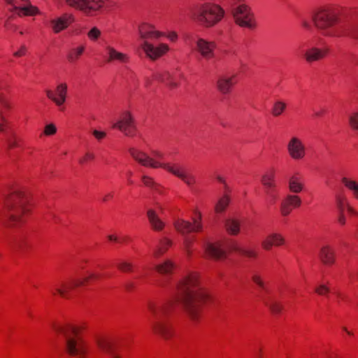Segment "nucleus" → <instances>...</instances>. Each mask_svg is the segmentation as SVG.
<instances>
[{"label": "nucleus", "instance_id": "11", "mask_svg": "<svg viewBox=\"0 0 358 358\" xmlns=\"http://www.w3.org/2000/svg\"><path fill=\"white\" fill-rule=\"evenodd\" d=\"M215 48L216 44L214 41L201 38L196 41V50L205 59L209 60L214 57Z\"/></svg>", "mask_w": 358, "mask_h": 358}, {"label": "nucleus", "instance_id": "2", "mask_svg": "<svg viewBox=\"0 0 358 358\" xmlns=\"http://www.w3.org/2000/svg\"><path fill=\"white\" fill-rule=\"evenodd\" d=\"M311 19L315 29L324 36H338L335 28L341 22V15L337 8L330 6H320L313 12Z\"/></svg>", "mask_w": 358, "mask_h": 358}, {"label": "nucleus", "instance_id": "27", "mask_svg": "<svg viewBox=\"0 0 358 358\" xmlns=\"http://www.w3.org/2000/svg\"><path fill=\"white\" fill-rule=\"evenodd\" d=\"M180 77L179 76H171L169 73H164L163 78H162V80L166 83L167 85H170L172 87H176L179 85L178 78Z\"/></svg>", "mask_w": 358, "mask_h": 358}, {"label": "nucleus", "instance_id": "23", "mask_svg": "<svg viewBox=\"0 0 358 358\" xmlns=\"http://www.w3.org/2000/svg\"><path fill=\"white\" fill-rule=\"evenodd\" d=\"M78 345V341L75 338H69L66 340V350L70 355L76 356L78 355L79 350Z\"/></svg>", "mask_w": 358, "mask_h": 358}, {"label": "nucleus", "instance_id": "30", "mask_svg": "<svg viewBox=\"0 0 358 358\" xmlns=\"http://www.w3.org/2000/svg\"><path fill=\"white\" fill-rule=\"evenodd\" d=\"M284 238L280 234H273L271 236L268 241L270 245H281L284 243Z\"/></svg>", "mask_w": 358, "mask_h": 358}, {"label": "nucleus", "instance_id": "1", "mask_svg": "<svg viewBox=\"0 0 358 358\" xmlns=\"http://www.w3.org/2000/svg\"><path fill=\"white\" fill-rule=\"evenodd\" d=\"M138 34L143 40L141 48L145 56L150 60L155 61L166 55L171 48L166 43H152L149 40H157L162 37H166L170 42L176 43L178 39V35L175 31L167 32L161 31L156 29L152 24L144 22L138 27Z\"/></svg>", "mask_w": 358, "mask_h": 358}, {"label": "nucleus", "instance_id": "39", "mask_svg": "<svg viewBox=\"0 0 358 358\" xmlns=\"http://www.w3.org/2000/svg\"><path fill=\"white\" fill-rule=\"evenodd\" d=\"M326 113V110L324 109H321L318 111H315V116L316 117H320L322 116H323Z\"/></svg>", "mask_w": 358, "mask_h": 358}, {"label": "nucleus", "instance_id": "19", "mask_svg": "<svg viewBox=\"0 0 358 358\" xmlns=\"http://www.w3.org/2000/svg\"><path fill=\"white\" fill-rule=\"evenodd\" d=\"M229 201L230 199L228 196H222L220 198L214 206L215 213L216 214H221L224 213L227 210L229 204Z\"/></svg>", "mask_w": 358, "mask_h": 358}, {"label": "nucleus", "instance_id": "24", "mask_svg": "<svg viewBox=\"0 0 358 358\" xmlns=\"http://www.w3.org/2000/svg\"><path fill=\"white\" fill-rule=\"evenodd\" d=\"M348 122L353 131L358 132V110L352 111L348 115Z\"/></svg>", "mask_w": 358, "mask_h": 358}, {"label": "nucleus", "instance_id": "16", "mask_svg": "<svg viewBox=\"0 0 358 358\" xmlns=\"http://www.w3.org/2000/svg\"><path fill=\"white\" fill-rule=\"evenodd\" d=\"M148 219L152 226L157 230H162L164 227V224L159 217L157 213L154 210H149L147 211Z\"/></svg>", "mask_w": 358, "mask_h": 358}, {"label": "nucleus", "instance_id": "42", "mask_svg": "<svg viewBox=\"0 0 358 358\" xmlns=\"http://www.w3.org/2000/svg\"><path fill=\"white\" fill-rule=\"evenodd\" d=\"M355 36L356 38H358V27L357 28V30H356L355 34Z\"/></svg>", "mask_w": 358, "mask_h": 358}, {"label": "nucleus", "instance_id": "33", "mask_svg": "<svg viewBox=\"0 0 358 358\" xmlns=\"http://www.w3.org/2000/svg\"><path fill=\"white\" fill-rule=\"evenodd\" d=\"M289 204L294 206H299L301 204V200L297 196H290L287 198Z\"/></svg>", "mask_w": 358, "mask_h": 358}, {"label": "nucleus", "instance_id": "34", "mask_svg": "<svg viewBox=\"0 0 358 358\" xmlns=\"http://www.w3.org/2000/svg\"><path fill=\"white\" fill-rule=\"evenodd\" d=\"M56 132L57 128L54 124H49L45 127L44 134H54Z\"/></svg>", "mask_w": 358, "mask_h": 358}, {"label": "nucleus", "instance_id": "36", "mask_svg": "<svg viewBox=\"0 0 358 358\" xmlns=\"http://www.w3.org/2000/svg\"><path fill=\"white\" fill-rule=\"evenodd\" d=\"M301 25L303 29L306 30H310L312 29V25L310 22L307 19L305 18L301 19Z\"/></svg>", "mask_w": 358, "mask_h": 358}, {"label": "nucleus", "instance_id": "26", "mask_svg": "<svg viewBox=\"0 0 358 358\" xmlns=\"http://www.w3.org/2000/svg\"><path fill=\"white\" fill-rule=\"evenodd\" d=\"M210 296L209 295V294H208L207 292H206L204 291H201L196 294L194 299H191L190 296L188 295V296H187L185 300L187 302L191 301H195L197 302H206V301H208V300H210Z\"/></svg>", "mask_w": 358, "mask_h": 358}, {"label": "nucleus", "instance_id": "32", "mask_svg": "<svg viewBox=\"0 0 358 358\" xmlns=\"http://www.w3.org/2000/svg\"><path fill=\"white\" fill-rule=\"evenodd\" d=\"M143 165L153 168H159L161 166V164L158 161L151 158L145 159L143 162Z\"/></svg>", "mask_w": 358, "mask_h": 358}, {"label": "nucleus", "instance_id": "44", "mask_svg": "<svg viewBox=\"0 0 358 358\" xmlns=\"http://www.w3.org/2000/svg\"><path fill=\"white\" fill-rule=\"evenodd\" d=\"M148 84H149L148 80H146V82H145V85H146V86H148Z\"/></svg>", "mask_w": 358, "mask_h": 358}, {"label": "nucleus", "instance_id": "35", "mask_svg": "<svg viewBox=\"0 0 358 358\" xmlns=\"http://www.w3.org/2000/svg\"><path fill=\"white\" fill-rule=\"evenodd\" d=\"M27 47L24 45L20 46V48L13 53V55L16 57H21L26 55Z\"/></svg>", "mask_w": 358, "mask_h": 358}, {"label": "nucleus", "instance_id": "40", "mask_svg": "<svg viewBox=\"0 0 358 358\" xmlns=\"http://www.w3.org/2000/svg\"><path fill=\"white\" fill-rule=\"evenodd\" d=\"M93 134L96 135V134H105V132H103V131H99L97 130H94L93 132Z\"/></svg>", "mask_w": 358, "mask_h": 358}, {"label": "nucleus", "instance_id": "20", "mask_svg": "<svg viewBox=\"0 0 358 358\" xmlns=\"http://www.w3.org/2000/svg\"><path fill=\"white\" fill-rule=\"evenodd\" d=\"M286 109L287 103L283 101L278 100L273 103L271 113L273 117H278L282 115Z\"/></svg>", "mask_w": 358, "mask_h": 358}, {"label": "nucleus", "instance_id": "10", "mask_svg": "<svg viewBox=\"0 0 358 358\" xmlns=\"http://www.w3.org/2000/svg\"><path fill=\"white\" fill-rule=\"evenodd\" d=\"M327 48H320L316 46H310L302 51V56L308 64H312L324 59L329 54Z\"/></svg>", "mask_w": 358, "mask_h": 358}, {"label": "nucleus", "instance_id": "18", "mask_svg": "<svg viewBox=\"0 0 358 358\" xmlns=\"http://www.w3.org/2000/svg\"><path fill=\"white\" fill-rule=\"evenodd\" d=\"M85 48V45L83 44L78 45V46L72 48L67 55L69 62H75L78 61L84 54Z\"/></svg>", "mask_w": 358, "mask_h": 358}, {"label": "nucleus", "instance_id": "12", "mask_svg": "<svg viewBox=\"0 0 358 358\" xmlns=\"http://www.w3.org/2000/svg\"><path fill=\"white\" fill-rule=\"evenodd\" d=\"M237 83V76L235 74L225 75L220 77L217 81V88L222 94H229L234 86Z\"/></svg>", "mask_w": 358, "mask_h": 358}, {"label": "nucleus", "instance_id": "38", "mask_svg": "<svg viewBox=\"0 0 358 358\" xmlns=\"http://www.w3.org/2000/svg\"><path fill=\"white\" fill-rule=\"evenodd\" d=\"M70 330H71V332L72 333V334L74 336L78 335L81 331L80 327H75V326L71 327Z\"/></svg>", "mask_w": 358, "mask_h": 358}, {"label": "nucleus", "instance_id": "28", "mask_svg": "<svg viewBox=\"0 0 358 358\" xmlns=\"http://www.w3.org/2000/svg\"><path fill=\"white\" fill-rule=\"evenodd\" d=\"M10 124L6 118L0 115V133H9L10 132Z\"/></svg>", "mask_w": 358, "mask_h": 358}, {"label": "nucleus", "instance_id": "29", "mask_svg": "<svg viewBox=\"0 0 358 358\" xmlns=\"http://www.w3.org/2000/svg\"><path fill=\"white\" fill-rule=\"evenodd\" d=\"M343 182L347 188L354 191L355 195L358 197V184L355 181L343 178Z\"/></svg>", "mask_w": 358, "mask_h": 358}, {"label": "nucleus", "instance_id": "5", "mask_svg": "<svg viewBox=\"0 0 358 358\" xmlns=\"http://www.w3.org/2000/svg\"><path fill=\"white\" fill-rule=\"evenodd\" d=\"M11 11L19 17L36 16L40 13L39 9L33 6L29 0H6Z\"/></svg>", "mask_w": 358, "mask_h": 358}, {"label": "nucleus", "instance_id": "13", "mask_svg": "<svg viewBox=\"0 0 358 358\" xmlns=\"http://www.w3.org/2000/svg\"><path fill=\"white\" fill-rule=\"evenodd\" d=\"M178 229L183 234L196 232L201 229V216L197 218L182 220L178 224Z\"/></svg>", "mask_w": 358, "mask_h": 358}, {"label": "nucleus", "instance_id": "25", "mask_svg": "<svg viewBox=\"0 0 358 358\" xmlns=\"http://www.w3.org/2000/svg\"><path fill=\"white\" fill-rule=\"evenodd\" d=\"M0 106L5 111H8L12 108V101L8 95L0 93Z\"/></svg>", "mask_w": 358, "mask_h": 358}, {"label": "nucleus", "instance_id": "21", "mask_svg": "<svg viewBox=\"0 0 358 358\" xmlns=\"http://www.w3.org/2000/svg\"><path fill=\"white\" fill-rule=\"evenodd\" d=\"M226 230L227 233L232 236H236L241 231L240 222L236 220H229L226 222Z\"/></svg>", "mask_w": 358, "mask_h": 358}, {"label": "nucleus", "instance_id": "14", "mask_svg": "<svg viewBox=\"0 0 358 358\" xmlns=\"http://www.w3.org/2000/svg\"><path fill=\"white\" fill-rule=\"evenodd\" d=\"M206 254L216 259H224L227 257L226 252L220 245L215 243H209L206 248Z\"/></svg>", "mask_w": 358, "mask_h": 358}, {"label": "nucleus", "instance_id": "43", "mask_svg": "<svg viewBox=\"0 0 358 358\" xmlns=\"http://www.w3.org/2000/svg\"><path fill=\"white\" fill-rule=\"evenodd\" d=\"M19 34H20V35H23V34H24V31H19Z\"/></svg>", "mask_w": 358, "mask_h": 358}, {"label": "nucleus", "instance_id": "17", "mask_svg": "<svg viewBox=\"0 0 358 358\" xmlns=\"http://www.w3.org/2000/svg\"><path fill=\"white\" fill-rule=\"evenodd\" d=\"M175 268V264L171 260H166L158 264L155 270L157 273L162 275H170Z\"/></svg>", "mask_w": 358, "mask_h": 358}, {"label": "nucleus", "instance_id": "31", "mask_svg": "<svg viewBox=\"0 0 358 358\" xmlns=\"http://www.w3.org/2000/svg\"><path fill=\"white\" fill-rule=\"evenodd\" d=\"M302 185L297 180H292L289 183V189L291 191L298 193L302 190Z\"/></svg>", "mask_w": 358, "mask_h": 358}, {"label": "nucleus", "instance_id": "6", "mask_svg": "<svg viewBox=\"0 0 358 358\" xmlns=\"http://www.w3.org/2000/svg\"><path fill=\"white\" fill-rule=\"evenodd\" d=\"M113 129L122 133H131L136 131V120L129 110H124L117 120L113 122L111 124Z\"/></svg>", "mask_w": 358, "mask_h": 358}, {"label": "nucleus", "instance_id": "41", "mask_svg": "<svg viewBox=\"0 0 358 358\" xmlns=\"http://www.w3.org/2000/svg\"><path fill=\"white\" fill-rule=\"evenodd\" d=\"M130 265L129 264H124L122 265V268L125 270H129L130 269Z\"/></svg>", "mask_w": 358, "mask_h": 358}, {"label": "nucleus", "instance_id": "7", "mask_svg": "<svg viewBox=\"0 0 358 358\" xmlns=\"http://www.w3.org/2000/svg\"><path fill=\"white\" fill-rule=\"evenodd\" d=\"M75 20L74 15L66 12L51 17L48 22V27L55 34H58L68 29Z\"/></svg>", "mask_w": 358, "mask_h": 358}, {"label": "nucleus", "instance_id": "4", "mask_svg": "<svg viewBox=\"0 0 358 358\" xmlns=\"http://www.w3.org/2000/svg\"><path fill=\"white\" fill-rule=\"evenodd\" d=\"M66 3L90 17L96 15L104 6L103 0H66Z\"/></svg>", "mask_w": 358, "mask_h": 358}, {"label": "nucleus", "instance_id": "3", "mask_svg": "<svg viewBox=\"0 0 358 358\" xmlns=\"http://www.w3.org/2000/svg\"><path fill=\"white\" fill-rule=\"evenodd\" d=\"M224 10L219 5L206 3L199 6L192 15L194 21L205 27H212L220 22Z\"/></svg>", "mask_w": 358, "mask_h": 358}, {"label": "nucleus", "instance_id": "37", "mask_svg": "<svg viewBox=\"0 0 358 358\" xmlns=\"http://www.w3.org/2000/svg\"><path fill=\"white\" fill-rule=\"evenodd\" d=\"M316 292L317 294L320 295H324L328 293L329 289L327 287L324 285H320L317 288Z\"/></svg>", "mask_w": 358, "mask_h": 358}, {"label": "nucleus", "instance_id": "22", "mask_svg": "<svg viewBox=\"0 0 358 358\" xmlns=\"http://www.w3.org/2000/svg\"><path fill=\"white\" fill-rule=\"evenodd\" d=\"M86 35L90 41L96 43L101 38L102 31L98 27L93 26L87 31Z\"/></svg>", "mask_w": 358, "mask_h": 358}, {"label": "nucleus", "instance_id": "8", "mask_svg": "<svg viewBox=\"0 0 358 358\" xmlns=\"http://www.w3.org/2000/svg\"><path fill=\"white\" fill-rule=\"evenodd\" d=\"M69 92V86L66 82L57 83L53 90H46L45 94L57 106H62L66 101Z\"/></svg>", "mask_w": 358, "mask_h": 358}, {"label": "nucleus", "instance_id": "15", "mask_svg": "<svg viewBox=\"0 0 358 358\" xmlns=\"http://www.w3.org/2000/svg\"><path fill=\"white\" fill-rule=\"evenodd\" d=\"M290 155L295 159H299L304 155V149L301 142L296 138H294L289 145Z\"/></svg>", "mask_w": 358, "mask_h": 358}, {"label": "nucleus", "instance_id": "9", "mask_svg": "<svg viewBox=\"0 0 358 358\" xmlns=\"http://www.w3.org/2000/svg\"><path fill=\"white\" fill-rule=\"evenodd\" d=\"M103 57L108 63L127 64L129 62V56L127 53L118 51L110 44H106L104 47Z\"/></svg>", "mask_w": 358, "mask_h": 358}]
</instances>
